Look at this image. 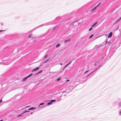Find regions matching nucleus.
Segmentation results:
<instances>
[{"instance_id":"nucleus-6","label":"nucleus","mask_w":121,"mask_h":121,"mask_svg":"<svg viewBox=\"0 0 121 121\" xmlns=\"http://www.w3.org/2000/svg\"><path fill=\"white\" fill-rule=\"evenodd\" d=\"M72 62V61H71L68 64L66 65L63 68V69H64L66 67H67V66H68Z\"/></svg>"},{"instance_id":"nucleus-5","label":"nucleus","mask_w":121,"mask_h":121,"mask_svg":"<svg viewBox=\"0 0 121 121\" xmlns=\"http://www.w3.org/2000/svg\"><path fill=\"white\" fill-rule=\"evenodd\" d=\"M112 32H110L109 34V35H108V38H109L111 37L112 36Z\"/></svg>"},{"instance_id":"nucleus-40","label":"nucleus","mask_w":121,"mask_h":121,"mask_svg":"<svg viewBox=\"0 0 121 121\" xmlns=\"http://www.w3.org/2000/svg\"><path fill=\"white\" fill-rule=\"evenodd\" d=\"M42 65H40V66H42Z\"/></svg>"},{"instance_id":"nucleus-1","label":"nucleus","mask_w":121,"mask_h":121,"mask_svg":"<svg viewBox=\"0 0 121 121\" xmlns=\"http://www.w3.org/2000/svg\"><path fill=\"white\" fill-rule=\"evenodd\" d=\"M32 75V73H30L29 75L23 78V80L24 81H25L28 78L31 76Z\"/></svg>"},{"instance_id":"nucleus-27","label":"nucleus","mask_w":121,"mask_h":121,"mask_svg":"<svg viewBox=\"0 0 121 121\" xmlns=\"http://www.w3.org/2000/svg\"><path fill=\"white\" fill-rule=\"evenodd\" d=\"M2 102V99H1L0 100V103H1V102Z\"/></svg>"},{"instance_id":"nucleus-21","label":"nucleus","mask_w":121,"mask_h":121,"mask_svg":"<svg viewBox=\"0 0 121 121\" xmlns=\"http://www.w3.org/2000/svg\"><path fill=\"white\" fill-rule=\"evenodd\" d=\"M118 105L119 106L121 107V102H120L119 103Z\"/></svg>"},{"instance_id":"nucleus-15","label":"nucleus","mask_w":121,"mask_h":121,"mask_svg":"<svg viewBox=\"0 0 121 121\" xmlns=\"http://www.w3.org/2000/svg\"><path fill=\"white\" fill-rule=\"evenodd\" d=\"M44 103H41L39 106L38 107H39L41 105H44Z\"/></svg>"},{"instance_id":"nucleus-14","label":"nucleus","mask_w":121,"mask_h":121,"mask_svg":"<svg viewBox=\"0 0 121 121\" xmlns=\"http://www.w3.org/2000/svg\"><path fill=\"white\" fill-rule=\"evenodd\" d=\"M120 21V20L119 19H118V20H117L115 22V24H116L118 22Z\"/></svg>"},{"instance_id":"nucleus-25","label":"nucleus","mask_w":121,"mask_h":121,"mask_svg":"<svg viewBox=\"0 0 121 121\" xmlns=\"http://www.w3.org/2000/svg\"><path fill=\"white\" fill-rule=\"evenodd\" d=\"M93 72H91L90 73L88 74L87 76V77H88V76L91 73H93Z\"/></svg>"},{"instance_id":"nucleus-34","label":"nucleus","mask_w":121,"mask_h":121,"mask_svg":"<svg viewBox=\"0 0 121 121\" xmlns=\"http://www.w3.org/2000/svg\"><path fill=\"white\" fill-rule=\"evenodd\" d=\"M96 65V64L95 63V64L94 65L95 66Z\"/></svg>"},{"instance_id":"nucleus-3","label":"nucleus","mask_w":121,"mask_h":121,"mask_svg":"<svg viewBox=\"0 0 121 121\" xmlns=\"http://www.w3.org/2000/svg\"><path fill=\"white\" fill-rule=\"evenodd\" d=\"M39 67H37L35 69H34L31 71V72H33L34 71H35L38 70L39 69Z\"/></svg>"},{"instance_id":"nucleus-29","label":"nucleus","mask_w":121,"mask_h":121,"mask_svg":"<svg viewBox=\"0 0 121 121\" xmlns=\"http://www.w3.org/2000/svg\"><path fill=\"white\" fill-rule=\"evenodd\" d=\"M97 69H98L97 68H96V69H95V70H94V71L93 72H94L95 71H96Z\"/></svg>"},{"instance_id":"nucleus-10","label":"nucleus","mask_w":121,"mask_h":121,"mask_svg":"<svg viewBox=\"0 0 121 121\" xmlns=\"http://www.w3.org/2000/svg\"><path fill=\"white\" fill-rule=\"evenodd\" d=\"M32 34H31L29 36V37L30 38H35V37H33L32 36Z\"/></svg>"},{"instance_id":"nucleus-8","label":"nucleus","mask_w":121,"mask_h":121,"mask_svg":"<svg viewBox=\"0 0 121 121\" xmlns=\"http://www.w3.org/2000/svg\"><path fill=\"white\" fill-rule=\"evenodd\" d=\"M36 108H34V107H32L31 108H29V110H33L35 109Z\"/></svg>"},{"instance_id":"nucleus-37","label":"nucleus","mask_w":121,"mask_h":121,"mask_svg":"<svg viewBox=\"0 0 121 121\" xmlns=\"http://www.w3.org/2000/svg\"><path fill=\"white\" fill-rule=\"evenodd\" d=\"M120 19H121V17L120 18Z\"/></svg>"},{"instance_id":"nucleus-19","label":"nucleus","mask_w":121,"mask_h":121,"mask_svg":"<svg viewBox=\"0 0 121 121\" xmlns=\"http://www.w3.org/2000/svg\"><path fill=\"white\" fill-rule=\"evenodd\" d=\"M30 107V106H26V107H24V108H22V110H23L25 108H28V107Z\"/></svg>"},{"instance_id":"nucleus-16","label":"nucleus","mask_w":121,"mask_h":121,"mask_svg":"<svg viewBox=\"0 0 121 121\" xmlns=\"http://www.w3.org/2000/svg\"><path fill=\"white\" fill-rule=\"evenodd\" d=\"M49 59H47V60H46V61H45L44 62H43V63H46L47 62H48V60H49Z\"/></svg>"},{"instance_id":"nucleus-2","label":"nucleus","mask_w":121,"mask_h":121,"mask_svg":"<svg viewBox=\"0 0 121 121\" xmlns=\"http://www.w3.org/2000/svg\"><path fill=\"white\" fill-rule=\"evenodd\" d=\"M56 101L55 100H53L51 101V102L48 103L47 104V105H51L52 104V103Z\"/></svg>"},{"instance_id":"nucleus-24","label":"nucleus","mask_w":121,"mask_h":121,"mask_svg":"<svg viewBox=\"0 0 121 121\" xmlns=\"http://www.w3.org/2000/svg\"><path fill=\"white\" fill-rule=\"evenodd\" d=\"M101 4V3H99L98 5H97L96 7H98V6H99V5H100Z\"/></svg>"},{"instance_id":"nucleus-20","label":"nucleus","mask_w":121,"mask_h":121,"mask_svg":"<svg viewBox=\"0 0 121 121\" xmlns=\"http://www.w3.org/2000/svg\"><path fill=\"white\" fill-rule=\"evenodd\" d=\"M92 29V27L90 29H89L88 30L89 31H91Z\"/></svg>"},{"instance_id":"nucleus-26","label":"nucleus","mask_w":121,"mask_h":121,"mask_svg":"<svg viewBox=\"0 0 121 121\" xmlns=\"http://www.w3.org/2000/svg\"><path fill=\"white\" fill-rule=\"evenodd\" d=\"M69 80H66V82H69Z\"/></svg>"},{"instance_id":"nucleus-28","label":"nucleus","mask_w":121,"mask_h":121,"mask_svg":"<svg viewBox=\"0 0 121 121\" xmlns=\"http://www.w3.org/2000/svg\"><path fill=\"white\" fill-rule=\"evenodd\" d=\"M88 71H89V70H88L86 71L84 73H86L87 72H88Z\"/></svg>"},{"instance_id":"nucleus-30","label":"nucleus","mask_w":121,"mask_h":121,"mask_svg":"<svg viewBox=\"0 0 121 121\" xmlns=\"http://www.w3.org/2000/svg\"><path fill=\"white\" fill-rule=\"evenodd\" d=\"M4 31V30H0V32L3 31Z\"/></svg>"},{"instance_id":"nucleus-38","label":"nucleus","mask_w":121,"mask_h":121,"mask_svg":"<svg viewBox=\"0 0 121 121\" xmlns=\"http://www.w3.org/2000/svg\"><path fill=\"white\" fill-rule=\"evenodd\" d=\"M32 113H32V112H31V114H32Z\"/></svg>"},{"instance_id":"nucleus-39","label":"nucleus","mask_w":121,"mask_h":121,"mask_svg":"<svg viewBox=\"0 0 121 121\" xmlns=\"http://www.w3.org/2000/svg\"><path fill=\"white\" fill-rule=\"evenodd\" d=\"M118 19L119 20H121L120 18Z\"/></svg>"},{"instance_id":"nucleus-11","label":"nucleus","mask_w":121,"mask_h":121,"mask_svg":"<svg viewBox=\"0 0 121 121\" xmlns=\"http://www.w3.org/2000/svg\"><path fill=\"white\" fill-rule=\"evenodd\" d=\"M60 45V43H58L57 44V45L56 46V48H57L58 47H59Z\"/></svg>"},{"instance_id":"nucleus-13","label":"nucleus","mask_w":121,"mask_h":121,"mask_svg":"<svg viewBox=\"0 0 121 121\" xmlns=\"http://www.w3.org/2000/svg\"><path fill=\"white\" fill-rule=\"evenodd\" d=\"M97 7L95 6V7L94 9H92L91 10V11H93Z\"/></svg>"},{"instance_id":"nucleus-12","label":"nucleus","mask_w":121,"mask_h":121,"mask_svg":"<svg viewBox=\"0 0 121 121\" xmlns=\"http://www.w3.org/2000/svg\"><path fill=\"white\" fill-rule=\"evenodd\" d=\"M60 78H58V79H56V81H58L60 80Z\"/></svg>"},{"instance_id":"nucleus-36","label":"nucleus","mask_w":121,"mask_h":121,"mask_svg":"<svg viewBox=\"0 0 121 121\" xmlns=\"http://www.w3.org/2000/svg\"><path fill=\"white\" fill-rule=\"evenodd\" d=\"M120 19H121V17L120 18Z\"/></svg>"},{"instance_id":"nucleus-22","label":"nucleus","mask_w":121,"mask_h":121,"mask_svg":"<svg viewBox=\"0 0 121 121\" xmlns=\"http://www.w3.org/2000/svg\"><path fill=\"white\" fill-rule=\"evenodd\" d=\"M42 71V70H41V71H39V72L37 73L36 74H37L39 73H41Z\"/></svg>"},{"instance_id":"nucleus-31","label":"nucleus","mask_w":121,"mask_h":121,"mask_svg":"<svg viewBox=\"0 0 121 121\" xmlns=\"http://www.w3.org/2000/svg\"><path fill=\"white\" fill-rule=\"evenodd\" d=\"M107 42V41H106V42L105 43L106 44Z\"/></svg>"},{"instance_id":"nucleus-23","label":"nucleus","mask_w":121,"mask_h":121,"mask_svg":"<svg viewBox=\"0 0 121 121\" xmlns=\"http://www.w3.org/2000/svg\"><path fill=\"white\" fill-rule=\"evenodd\" d=\"M48 56V55H45L44 56V58H46V57H47Z\"/></svg>"},{"instance_id":"nucleus-17","label":"nucleus","mask_w":121,"mask_h":121,"mask_svg":"<svg viewBox=\"0 0 121 121\" xmlns=\"http://www.w3.org/2000/svg\"><path fill=\"white\" fill-rule=\"evenodd\" d=\"M119 114L120 116H121V110L119 112Z\"/></svg>"},{"instance_id":"nucleus-9","label":"nucleus","mask_w":121,"mask_h":121,"mask_svg":"<svg viewBox=\"0 0 121 121\" xmlns=\"http://www.w3.org/2000/svg\"><path fill=\"white\" fill-rule=\"evenodd\" d=\"M71 40L70 39H68L66 40L65 41V43H66L67 42H69V41Z\"/></svg>"},{"instance_id":"nucleus-33","label":"nucleus","mask_w":121,"mask_h":121,"mask_svg":"<svg viewBox=\"0 0 121 121\" xmlns=\"http://www.w3.org/2000/svg\"><path fill=\"white\" fill-rule=\"evenodd\" d=\"M100 36H98V37H97V38H95V39H96V38H98V37H100Z\"/></svg>"},{"instance_id":"nucleus-32","label":"nucleus","mask_w":121,"mask_h":121,"mask_svg":"<svg viewBox=\"0 0 121 121\" xmlns=\"http://www.w3.org/2000/svg\"><path fill=\"white\" fill-rule=\"evenodd\" d=\"M60 65H62V63H61L60 64Z\"/></svg>"},{"instance_id":"nucleus-7","label":"nucleus","mask_w":121,"mask_h":121,"mask_svg":"<svg viewBox=\"0 0 121 121\" xmlns=\"http://www.w3.org/2000/svg\"><path fill=\"white\" fill-rule=\"evenodd\" d=\"M97 22H95L93 25H92V26H91V27H94L96 25V24H97Z\"/></svg>"},{"instance_id":"nucleus-18","label":"nucleus","mask_w":121,"mask_h":121,"mask_svg":"<svg viewBox=\"0 0 121 121\" xmlns=\"http://www.w3.org/2000/svg\"><path fill=\"white\" fill-rule=\"evenodd\" d=\"M93 36V34H92V35H91L89 37V39H90V38H92Z\"/></svg>"},{"instance_id":"nucleus-35","label":"nucleus","mask_w":121,"mask_h":121,"mask_svg":"<svg viewBox=\"0 0 121 121\" xmlns=\"http://www.w3.org/2000/svg\"><path fill=\"white\" fill-rule=\"evenodd\" d=\"M3 121L2 120H0V121Z\"/></svg>"},{"instance_id":"nucleus-4","label":"nucleus","mask_w":121,"mask_h":121,"mask_svg":"<svg viewBox=\"0 0 121 121\" xmlns=\"http://www.w3.org/2000/svg\"><path fill=\"white\" fill-rule=\"evenodd\" d=\"M29 111H24L23 113H22L20 115H18L17 116V117H19L21 116L24 113H26V112H29Z\"/></svg>"}]
</instances>
